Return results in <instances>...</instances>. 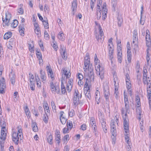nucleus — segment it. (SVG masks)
I'll use <instances>...</instances> for the list:
<instances>
[{
  "mask_svg": "<svg viewBox=\"0 0 151 151\" xmlns=\"http://www.w3.org/2000/svg\"><path fill=\"white\" fill-rule=\"evenodd\" d=\"M99 60H98V58L97 59H95V68L97 74L102 80L104 78V68L102 67H101L99 64Z\"/></svg>",
  "mask_w": 151,
  "mask_h": 151,
  "instance_id": "f257e3e1",
  "label": "nucleus"
},
{
  "mask_svg": "<svg viewBox=\"0 0 151 151\" xmlns=\"http://www.w3.org/2000/svg\"><path fill=\"white\" fill-rule=\"evenodd\" d=\"M83 69L85 72V78L86 79V78H88V80H90L91 81H93L94 79V75L93 66L88 67L86 69Z\"/></svg>",
  "mask_w": 151,
  "mask_h": 151,
  "instance_id": "f03ea898",
  "label": "nucleus"
},
{
  "mask_svg": "<svg viewBox=\"0 0 151 151\" xmlns=\"http://www.w3.org/2000/svg\"><path fill=\"white\" fill-rule=\"evenodd\" d=\"M103 88L104 97L105 98L106 101L107 102L109 101L110 93L109 91V88L107 84L104 85Z\"/></svg>",
  "mask_w": 151,
  "mask_h": 151,
  "instance_id": "7ed1b4c3",
  "label": "nucleus"
},
{
  "mask_svg": "<svg viewBox=\"0 0 151 151\" xmlns=\"http://www.w3.org/2000/svg\"><path fill=\"white\" fill-rule=\"evenodd\" d=\"M6 88L5 80L4 77L0 80V93L3 94L5 92Z\"/></svg>",
  "mask_w": 151,
  "mask_h": 151,
  "instance_id": "20e7f679",
  "label": "nucleus"
},
{
  "mask_svg": "<svg viewBox=\"0 0 151 151\" xmlns=\"http://www.w3.org/2000/svg\"><path fill=\"white\" fill-rule=\"evenodd\" d=\"M124 119V125L125 132L127 133L129 130L128 120L127 118V114L126 113L124 116H123Z\"/></svg>",
  "mask_w": 151,
  "mask_h": 151,
  "instance_id": "39448f33",
  "label": "nucleus"
},
{
  "mask_svg": "<svg viewBox=\"0 0 151 151\" xmlns=\"http://www.w3.org/2000/svg\"><path fill=\"white\" fill-rule=\"evenodd\" d=\"M19 139H20V138L18 133L13 132L12 134V140L16 145H18Z\"/></svg>",
  "mask_w": 151,
  "mask_h": 151,
  "instance_id": "423d86ee",
  "label": "nucleus"
},
{
  "mask_svg": "<svg viewBox=\"0 0 151 151\" xmlns=\"http://www.w3.org/2000/svg\"><path fill=\"white\" fill-rule=\"evenodd\" d=\"M50 86L51 91L53 93H55L56 92L58 94H59L60 91V89L58 86H55L54 85L52 82H51L50 83Z\"/></svg>",
  "mask_w": 151,
  "mask_h": 151,
  "instance_id": "0eeeda50",
  "label": "nucleus"
},
{
  "mask_svg": "<svg viewBox=\"0 0 151 151\" xmlns=\"http://www.w3.org/2000/svg\"><path fill=\"white\" fill-rule=\"evenodd\" d=\"M117 58L119 62L121 63L122 62V47L120 46L117 47Z\"/></svg>",
  "mask_w": 151,
  "mask_h": 151,
  "instance_id": "6e6552de",
  "label": "nucleus"
},
{
  "mask_svg": "<svg viewBox=\"0 0 151 151\" xmlns=\"http://www.w3.org/2000/svg\"><path fill=\"white\" fill-rule=\"evenodd\" d=\"M92 67V66L90 64L89 56L87 55L85 57L83 69H86L88 67Z\"/></svg>",
  "mask_w": 151,
  "mask_h": 151,
  "instance_id": "1a4fd4ad",
  "label": "nucleus"
},
{
  "mask_svg": "<svg viewBox=\"0 0 151 151\" xmlns=\"http://www.w3.org/2000/svg\"><path fill=\"white\" fill-rule=\"evenodd\" d=\"M126 87L127 89V91L130 95V96H131L132 95V91L131 89V85L130 80L129 79H126Z\"/></svg>",
  "mask_w": 151,
  "mask_h": 151,
  "instance_id": "9d476101",
  "label": "nucleus"
},
{
  "mask_svg": "<svg viewBox=\"0 0 151 151\" xmlns=\"http://www.w3.org/2000/svg\"><path fill=\"white\" fill-rule=\"evenodd\" d=\"M77 6V0H73L72 3L71 9L73 15L75 13L76 11Z\"/></svg>",
  "mask_w": 151,
  "mask_h": 151,
  "instance_id": "9b49d317",
  "label": "nucleus"
},
{
  "mask_svg": "<svg viewBox=\"0 0 151 151\" xmlns=\"http://www.w3.org/2000/svg\"><path fill=\"white\" fill-rule=\"evenodd\" d=\"M143 82L144 84H147V89L150 88L151 87V77H148V79L146 80V81H143Z\"/></svg>",
  "mask_w": 151,
  "mask_h": 151,
  "instance_id": "f8f14e48",
  "label": "nucleus"
},
{
  "mask_svg": "<svg viewBox=\"0 0 151 151\" xmlns=\"http://www.w3.org/2000/svg\"><path fill=\"white\" fill-rule=\"evenodd\" d=\"M9 76L11 84L12 85L14 86L15 84L16 76L14 73L11 72L9 75Z\"/></svg>",
  "mask_w": 151,
  "mask_h": 151,
  "instance_id": "ddd939ff",
  "label": "nucleus"
},
{
  "mask_svg": "<svg viewBox=\"0 0 151 151\" xmlns=\"http://www.w3.org/2000/svg\"><path fill=\"white\" fill-rule=\"evenodd\" d=\"M1 135L0 136V138L1 139V140L4 142L6 139V133L4 131V129H1Z\"/></svg>",
  "mask_w": 151,
  "mask_h": 151,
  "instance_id": "4468645a",
  "label": "nucleus"
},
{
  "mask_svg": "<svg viewBox=\"0 0 151 151\" xmlns=\"http://www.w3.org/2000/svg\"><path fill=\"white\" fill-rule=\"evenodd\" d=\"M138 43V38L137 37L135 36H133L132 45H134V46L135 47V48H136V47H138V45H137Z\"/></svg>",
  "mask_w": 151,
  "mask_h": 151,
  "instance_id": "2eb2a0df",
  "label": "nucleus"
},
{
  "mask_svg": "<svg viewBox=\"0 0 151 151\" xmlns=\"http://www.w3.org/2000/svg\"><path fill=\"white\" fill-rule=\"evenodd\" d=\"M81 93L78 91L77 89H75V92L73 94V97L79 98L81 99Z\"/></svg>",
  "mask_w": 151,
  "mask_h": 151,
  "instance_id": "dca6fc26",
  "label": "nucleus"
},
{
  "mask_svg": "<svg viewBox=\"0 0 151 151\" xmlns=\"http://www.w3.org/2000/svg\"><path fill=\"white\" fill-rule=\"evenodd\" d=\"M80 98H79L73 97V103L74 104V105L75 106H76L80 104Z\"/></svg>",
  "mask_w": 151,
  "mask_h": 151,
  "instance_id": "f3484780",
  "label": "nucleus"
},
{
  "mask_svg": "<svg viewBox=\"0 0 151 151\" xmlns=\"http://www.w3.org/2000/svg\"><path fill=\"white\" fill-rule=\"evenodd\" d=\"M12 35V33L11 32H8L5 33L4 36V39H8L10 38Z\"/></svg>",
  "mask_w": 151,
  "mask_h": 151,
  "instance_id": "a211bd4d",
  "label": "nucleus"
},
{
  "mask_svg": "<svg viewBox=\"0 0 151 151\" xmlns=\"http://www.w3.org/2000/svg\"><path fill=\"white\" fill-rule=\"evenodd\" d=\"M99 34L100 36V39H101V42H102L101 40L102 39L104 40V36L103 35L104 33H103V32L102 31V29L100 26V25H99Z\"/></svg>",
  "mask_w": 151,
  "mask_h": 151,
  "instance_id": "6ab92c4d",
  "label": "nucleus"
},
{
  "mask_svg": "<svg viewBox=\"0 0 151 151\" xmlns=\"http://www.w3.org/2000/svg\"><path fill=\"white\" fill-rule=\"evenodd\" d=\"M147 73V70L146 69H144L143 73V81H146V80L148 79Z\"/></svg>",
  "mask_w": 151,
  "mask_h": 151,
  "instance_id": "aec40b11",
  "label": "nucleus"
},
{
  "mask_svg": "<svg viewBox=\"0 0 151 151\" xmlns=\"http://www.w3.org/2000/svg\"><path fill=\"white\" fill-rule=\"evenodd\" d=\"M62 71H63V74H64L66 76L67 78H68L70 77V74H69V73H68L67 70L65 68H63Z\"/></svg>",
  "mask_w": 151,
  "mask_h": 151,
  "instance_id": "412c9836",
  "label": "nucleus"
},
{
  "mask_svg": "<svg viewBox=\"0 0 151 151\" xmlns=\"http://www.w3.org/2000/svg\"><path fill=\"white\" fill-rule=\"evenodd\" d=\"M67 127L70 129V130H71L72 128H74V127H73V125L72 121L70 120L67 121Z\"/></svg>",
  "mask_w": 151,
  "mask_h": 151,
  "instance_id": "4be33fe9",
  "label": "nucleus"
},
{
  "mask_svg": "<svg viewBox=\"0 0 151 151\" xmlns=\"http://www.w3.org/2000/svg\"><path fill=\"white\" fill-rule=\"evenodd\" d=\"M32 130L34 132H37L38 130V127L37 125V124L35 122H33L32 124Z\"/></svg>",
  "mask_w": 151,
  "mask_h": 151,
  "instance_id": "5701e85b",
  "label": "nucleus"
},
{
  "mask_svg": "<svg viewBox=\"0 0 151 151\" xmlns=\"http://www.w3.org/2000/svg\"><path fill=\"white\" fill-rule=\"evenodd\" d=\"M25 112L27 117L29 118L31 116V113L27 106H26L25 107Z\"/></svg>",
  "mask_w": 151,
  "mask_h": 151,
  "instance_id": "b1692460",
  "label": "nucleus"
},
{
  "mask_svg": "<svg viewBox=\"0 0 151 151\" xmlns=\"http://www.w3.org/2000/svg\"><path fill=\"white\" fill-rule=\"evenodd\" d=\"M124 102L126 112L129 113V101H124Z\"/></svg>",
  "mask_w": 151,
  "mask_h": 151,
  "instance_id": "393cba45",
  "label": "nucleus"
},
{
  "mask_svg": "<svg viewBox=\"0 0 151 151\" xmlns=\"http://www.w3.org/2000/svg\"><path fill=\"white\" fill-rule=\"evenodd\" d=\"M118 24L119 26H121L122 23L123 22V19L121 15H118L117 17Z\"/></svg>",
  "mask_w": 151,
  "mask_h": 151,
  "instance_id": "a878e982",
  "label": "nucleus"
},
{
  "mask_svg": "<svg viewBox=\"0 0 151 151\" xmlns=\"http://www.w3.org/2000/svg\"><path fill=\"white\" fill-rule=\"evenodd\" d=\"M40 73L41 74V78L43 80V81H44L45 82L46 80L45 78V73L44 72H42V70H41L40 71Z\"/></svg>",
  "mask_w": 151,
  "mask_h": 151,
  "instance_id": "bb28decb",
  "label": "nucleus"
},
{
  "mask_svg": "<svg viewBox=\"0 0 151 151\" xmlns=\"http://www.w3.org/2000/svg\"><path fill=\"white\" fill-rule=\"evenodd\" d=\"M18 128V132L17 133H18L20 137V140H21L23 139V135L22 132V129L21 128H19V127L18 126L17 127Z\"/></svg>",
  "mask_w": 151,
  "mask_h": 151,
  "instance_id": "cd10ccee",
  "label": "nucleus"
},
{
  "mask_svg": "<svg viewBox=\"0 0 151 151\" xmlns=\"http://www.w3.org/2000/svg\"><path fill=\"white\" fill-rule=\"evenodd\" d=\"M43 106L45 114H47V112L48 113L50 112L49 107L47 103L43 105Z\"/></svg>",
  "mask_w": 151,
  "mask_h": 151,
  "instance_id": "c85d7f7f",
  "label": "nucleus"
},
{
  "mask_svg": "<svg viewBox=\"0 0 151 151\" xmlns=\"http://www.w3.org/2000/svg\"><path fill=\"white\" fill-rule=\"evenodd\" d=\"M48 117L47 114H44L43 116V120L45 124L48 122Z\"/></svg>",
  "mask_w": 151,
  "mask_h": 151,
  "instance_id": "c756f323",
  "label": "nucleus"
},
{
  "mask_svg": "<svg viewBox=\"0 0 151 151\" xmlns=\"http://www.w3.org/2000/svg\"><path fill=\"white\" fill-rule=\"evenodd\" d=\"M47 140L48 143L50 145L52 144V137L51 134L48 136L47 137Z\"/></svg>",
  "mask_w": 151,
  "mask_h": 151,
  "instance_id": "7c9ffc66",
  "label": "nucleus"
},
{
  "mask_svg": "<svg viewBox=\"0 0 151 151\" xmlns=\"http://www.w3.org/2000/svg\"><path fill=\"white\" fill-rule=\"evenodd\" d=\"M127 60L129 63H130L132 59L131 51H127Z\"/></svg>",
  "mask_w": 151,
  "mask_h": 151,
  "instance_id": "2f4dec72",
  "label": "nucleus"
},
{
  "mask_svg": "<svg viewBox=\"0 0 151 151\" xmlns=\"http://www.w3.org/2000/svg\"><path fill=\"white\" fill-rule=\"evenodd\" d=\"M137 107L136 108V113L138 115V119L140 120L141 119V111L139 109V106H137Z\"/></svg>",
  "mask_w": 151,
  "mask_h": 151,
  "instance_id": "473e14b6",
  "label": "nucleus"
},
{
  "mask_svg": "<svg viewBox=\"0 0 151 151\" xmlns=\"http://www.w3.org/2000/svg\"><path fill=\"white\" fill-rule=\"evenodd\" d=\"M119 91L118 88H115V92L114 93V95L116 99L118 100L119 99Z\"/></svg>",
  "mask_w": 151,
  "mask_h": 151,
  "instance_id": "72a5a7b5",
  "label": "nucleus"
},
{
  "mask_svg": "<svg viewBox=\"0 0 151 151\" xmlns=\"http://www.w3.org/2000/svg\"><path fill=\"white\" fill-rule=\"evenodd\" d=\"M60 53L63 58L64 60H66L67 58V56L66 51H64L63 52H60Z\"/></svg>",
  "mask_w": 151,
  "mask_h": 151,
  "instance_id": "f704fd0d",
  "label": "nucleus"
},
{
  "mask_svg": "<svg viewBox=\"0 0 151 151\" xmlns=\"http://www.w3.org/2000/svg\"><path fill=\"white\" fill-rule=\"evenodd\" d=\"M30 87L31 90L34 91L35 90V83L33 82L32 80L30 81V84L29 85Z\"/></svg>",
  "mask_w": 151,
  "mask_h": 151,
  "instance_id": "c9c22d12",
  "label": "nucleus"
},
{
  "mask_svg": "<svg viewBox=\"0 0 151 151\" xmlns=\"http://www.w3.org/2000/svg\"><path fill=\"white\" fill-rule=\"evenodd\" d=\"M0 125L2 127L1 129H5L6 128V122L4 121L1 120L0 122Z\"/></svg>",
  "mask_w": 151,
  "mask_h": 151,
  "instance_id": "e433bc0d",
  "label": "nucleus"
},
{
  "mask_svg": "<svg viewBox=\"0 0 151 151\" xmlns=\"http://www.w3.org/2000/svg\"><path fill=\"white\" fill-rule=\"evenodd\" d=\"M48 72L50 73L48 74V75H50V77L52 79L54 78V77L53 76V74L52 73V71L51 69H50L48 66H47L46 67Z\"/></svg>",
  "mask_w": 151,
  "mask_h": 151,
  "instance_id": "4c0bfd02",
  "label": "nucleus"
},
{
  "mask_svg": "<svg viewBox=\"0 0 151 151\" xmlns=\"http://www.w3.org/2000/svg\"><path fill=\"white\" fill-rule=\"evenodd\" d=\"M112 7L114 8L113 10L114 11H115L116 7L117 5L116 0H112Z\"/></svg>",
  "mask_w": 151,
  "mask_h": 151,
  "instance_id": "58836bf2",
  "label": "nucleus"
},
{
  "mask_svg": "<svg viewBox=\"0 0 151 151\" xmlns=\"http://www.w3.org/2000/svg\"><path fill=\"white\" fill-rule=\"evenodd\" d=\"M18 21L17 20H13V22L11 24V26L13 28L16 27L18 24Z\"/></svg>",
  "mask_w": 151,
  "mask_h": 151,
  "instance_id": "ea45409f",
  "label": "nucleus"
},
{
  "mask_svg": "<svg viewBox=\"0 0 151 151\" xmlns=\"http://www.w3.org/2000/svg\"><path fill=\"white\" fill-rule=\"evenodd\" d=\"M58 38L60 40H61L62 41L64 40V35L62 32H59V34H58Z\"/></svg>",
  "mask_w": 151,
  "mask_h": 151,
  "instance_id": "a19ab883",
  "label": "nucleus"
},
{
  "mask_svg": "<svg viewBox=\"0 0 151 151\" xmlns=\"http://www.w3.org/2000/svg\"><path fill=\"white\" fill-rule=\"evenodd\" d=\"M35 33L37 35L38 37H40V36L41 33L40 29L39 28L35 29Z\"/></svg>",
  "mask_w": 151,
  "mask_h": 151,
  "instance_id": "79ce46f5",
  "label": "nucleus"
},
{
  "mask_svg": "<svg viewBox=\"0 0 151 151\" xmlns=\"http://www.w3.org/2000/svg\"><path fill=\"white\" fill-rule=\"evenodd\" d=\"M51 106L53 109L54 112H56V106L55 104V103L53 101L51 102Z\"/></svg>",
  "mask_w": 151,
  "mask_h": 151,
  "instance_id": "37998d69",
  "label": "nucleus"
},
{
  "mask_svg": "<svg viewBox=\"0 0 151 151\" xmlns=\"http://www.w3.org/2000/svg\"><path fill=\"white\" fill-rule=\"evenodd\" d=\"M116 122L113 119L111 120V129L116 128Z\"/></svg>",
  "mask_w": 151,
  "mask_h": 151,
  "instance_id": "c03bdc74",
  "label": "nucleus"
},
{
  "mask_svg": "<svg viewBox=\"0 0 151 151\" xmlns=\"http://www.w3.org/2000/svg\"><path fill=\"white\" fill-rule=\"evenodd\" d=\"M95 95H96V97H95V99L96 100V101L97 99H98V100L99 101V99L100 98V97H99L100 96V92L98 90H97L95 92Z\"/></svg>",
  "mask_w": 151,
  "mask_h": 151,
  "instance_id": "a18cd8bd",
  "label": "nucleus"
},
{
  "mask_svg": "<svg viewBox=\"0 0 151 151\" xmlns=\"http://www.w3.org/2000/svg\"><path fill=\"white\" fill-rule=\"evenodd\" d=\"M114 52V50H110L109 52V58L111 60L113 58V55Z\"/></svg>",
  "mask_w": 151,
  "mask_h": 151,
  "instance_id": "49530a36",
  "label": "nucleus"
},
{
  "mask_svg": "<svg viewBox=\"0 0 151 151\" xmlns=\"http://www.w3.org/2000/svg\"><path fill=\"white\" fill-rule=\"evenodd\" d=\"M84 93L86 98H88L90 100L91 97L90 91H87L86 92H84Z\"/></svg>",
  "mask_w": 151,
  "mask_h": 151,
  "instance_id": "de8ad7c7",
  "label": "nucleus"
},
{
  "mask_svg": "<svg viewBox=\"0 0 151 151\" xmlns=\"http://www.w3.org/2000/svg\"><path fill=\"white\" fill-rule=\"evenodd\" d=\"M3 18L2 20L3 21V26H4V25H6L7 26H8L9 25V20H4V19L3 20Z\"/></svg>",
  "mask_w": 151,
  "mask_h": 151,
  "instance_id": "09e8293b",
  "label": "nucleus"
},
{
  "mask_svg": "<svg viewBox=\"0 0 151 151\" xmlns=\"http://www.w3.org/2000/svg\"><path fill=\"white\" fill-rule=\"evenodd\" d=\"M95 2L96 0H91V1L90 2V6L92 11L93 10Z\"/></svg>",
  "mask_w": 151,
  "mask_h": 151,
  "instance_id": "8fccbe9b",
  "label": "nucleus"
},
{
  "mask_svg": "<svg viewBox=\"0 0 151 151\" xmlns=\"http://www.w3.org/2000/svg\"><path fill=\"white\" fill-rule=\"evenodd\" d=\"M149 32V31L148 30H146V33L147 35H146V41H147V40H150V35L149 34H148V33Z\"/></svg>",
  "mask_w": 151,
  "mask_h": 151,
  "instance_id": "3c124183",
  "label": "nucleus"
},
{
  "mask_svg": "<svg viewBox=\"0 0 151 151\" xmlns=\"http://www.w3.org/2000/svg\"><path fill=\"white\" fill-rule=\"evenodd\" d=\"M20 6H21V7L18 9V11L20 14H23L24 12L23 9L22 8V6H23V5L22 4H21Z\"/></svg>",
  "mask_w": 151,
  "mask_h": 151,
  "instance_id": "603ef678",
  "label": "nucleus"
},
{
  "mask_svg": "<svg viewBox=\"0 0 151 151\" xmlns=\"http://www.w3.org/2000/svg\"><path fill=\"white\" fill-rule=\"evenodd\" d=\"M44 23L43 24V25H44V27L46 29H48L49 28V24L47 20V21H46L45 20L44 21Z\"/></svg>",
  "mask_w": 151,
  "mask_h": 151,
  "instance_id": "864d4df0",
  "label": "nucleus"
},
{
  "mask_svg": "<svg viewBox=\"0 0 151 151\" xmlns=\"http://www.w3.org/2000/svg\"><path fill=\"white\" fill-rule=\"evenodd\" d=\"M60 119L62 124H64L66 122L67 119L64 117H63L62 118H60Z\"/></svg>",
  "mask_w": 151,
  "mask_h": 151,
  "instance_id": "5fc2aeb1",
  "label": "nucleus"
},
{
  "mask_svg": "<svg viewBox=\"0 0 151 151\" xmlns=\"http://www.w3.org/2000/svg\"><path fill=\"white\" fill-rule=\"evenodd\" d=\"M116 134L114 135L112 134V136H111V138L112 139V143L113 144H114L115 143V142L116 140Z\"/></svg>",
  "mask_w": 151,
  "mask_h": 151,
  "instance_id": "6e6d98bb",
  "label": "nucleus"
},
{
  "mask_svg": "<svg viewBox=\"0 0 151 151\" xmlns=\"http://www.w3.org/2000/svg\"><path fill=\"white\" fill-rule=\"evenodd\" d=\"M69 130H70V129L68 127H67V128L66 127L64 128L63 130V133L64 134L68 133L69 132Z\"/></svg>",
  "mask_w": 151,
  "mask_h": 151,
  "instance_id": "4d7b16f0",
  "label": "nucleus"
},
{
  "mask_svg": "<svg viewBox=\"0 0 151 151\" xmlns=\"http://www.w3.org/2000/svg\"><path fill=\"white\" fill-rule=\"evenodd\" d=\"M69 114L70 117H72L75 115L74 111L73 109H71L70 111H69Z\"/></svg>",
  "mask_w": 151,
  "mask_h": 151,
  "instance_id": "13d9d810",
  "label": "nucleus"
},
{
  "mask_svg": "<svg viewBox=\"0 0 151 151\" xmlns=\"http://www.w3.org/2000/svg\"><path fill=\"white\" fill-rule=\"evenodd\" d=\"M4 143V142L0 140V145L1 146V150L4 151V145H3Z\"/></svg>",
  "mask_w": 151,
  "mask_h": 151,
  "instance_id": "bf43d9fd",
  "label": "nucleus"
},
{
  "mask_svg": "<svg viewBox=\"0 0 151 151\" xmlns=\"http://www.w3.org/2000/svg\"><path fill=\"white\" fill-rule=\"evenodd\" d=\"M11 18V16L10 14H9V13H6V17H5V20H10V19Z\"/></svg>",
  "mask_w": 151,
  "mask_h": 151,
  "instance_id": "052dcab7",
  "label": "nucleus"
},
{
  "mask_svg": "<svg viewBox=\"0 0 151 151\" xmlns=\"http://www.w3.org/2000/svg\"><path fill=\"white\" fill-rule=\"evenodd\" d=\"M72 88V86H69L68 84H67L66 86V90L68 91L69 92L71 90Z\"/></svg>",
  "mask_w": 151,
  "mask_h": 151,
  "instance_id": "680f3d73",
  "label": "nucleus"
},
{
  "mask_svg": "<svg viewBox=\"0 0 151 151\" xmlns=\"http://www.w3.org/2000/svg\"><path fill=\"white\" fill-rule=\"evenodd\" d=\"M90 123L91 124L93 125L94 124H96V122L95 121V119L93 117H91L90 118Z\"/></svg>",
  "mask_w": 151,
  "mask_h": 151,
  "instance_id": "e2e57ef3",
  "label": "nucleus"
},
{
  "mask_svg": "<svg viewBox=\"0 0 151 151\" xmlns=\"http://www.w3.org/2000/svg\"><path fill=\"white\" fill-rule=\"evenodd\" d=\"M39 44L41 48V50L43 51L44 50L43 45L42 42L41 40H40V42H39Z\"/></svg>",
  "mask_w": 151,
  "mask_h": 151,
  "instance_id": "0e129e2a",
  "label": "nucleus"
},
{
  "mask_svg": "<svg viewBox=\"0 0 151 151\" xmlns=\"http://www.w3.org/2000/svg\"><path fill=\"white\" fill-rule=\"evenodd\" d=\"M111 131L112 134L114 135V136L116 134V128L111 129Z\"/></svg>",
  "mask_w": 151,
  "mask_h": 151,
  "instance_id": "69168bd1",
  "label": "nucleus"
},
{
  "mask_svg": "<svg viewBox=\"0 0 151 151\" xmlns=\"http://www.w3.org/2000/svg\"><path fill=\"white\" fill-rule=\"evenodd\" d=\"M32 112L35 115V116H38V114H37V111L35 109H33L32 110Z\"/></svg>",
  "mask_w": 151,
  "mask_h": 151,
  "instance_id": "338daca9",
  "label": "nucleus"
},
{
  "mask_svg": "<svg viewBox=\"0 0 151 151\" xmlns=\"http://www.w3.org/2000/svg\"><path fill=\"white\" fill-rule=\"evenodd\" d=\"M44 36L46 39L48 40L49 38V35L46 30L44 31Z\"/></svg>",
  "mask_w": 151,
  "mask_h": 151,
  "instance_id": "774afa93",
  "label": "nucleus"
}]
</instances>
